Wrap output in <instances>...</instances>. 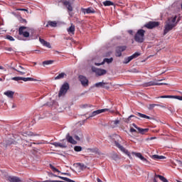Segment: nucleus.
Wrapping results in <instances>:
<instances>
[{
  "instance_id": "obj_34",
  "label": "nucleus",
  "mask_w": 182,
  "mask_h": 182,
  "mask_svg": "<svg viewBox=\"0 0 182 182\" xmlns=\"http://www.w3.org/2000/svg\"><path fill=\"white\" fill-rule=\"evenodd\" d=\"M82 150V146H76L74 147V151H75L76 152H80Z\"/></svg>"
},
{
  "instance_id": "obj_1",
  "label": "nucleus",
  "mask_w": 182,
  "mask_h": 182,
  "mask_svg": "<svg viewBox=\"0 0 182 182\" xmlns=\"http://www.w3.org/2000/svg\"><path fill=\"white\" fill-rule=\"evenodd\" d=\"M177 19V16H171L170 18H168L166 24H165V29L164 30V34L166 35L169 32V31H171L175 26L177 25V22H176Z\"/></svg>"
},
{
  "instance_id": "obj_50",
  "label": "nucleus",
  "mask_w": 182,
  "mask_h": 182,
  "mask_svg": "<svg viewBox=\"0 0 182 182\" xmlns=\"http://www.w3.org/2000/svg\"><path fill=\"white\" fill-rule=\"evenodd\" d=\"M79 165H80V168H86L85 166V165H82V164H79Z\"/></svg>"
},
{
  "instance_id": "obj_22",
  "label": "nucleus",
  "mask_w": 182,
  "mask_h": 182,
  "mask_svg": "<svg viewBox=\"0 0 182 182\" xmlns=\"http://www.w3.org/2000/svg\"><path fill=\"white\" fill-rule=\"evenodd\" d=\"M105 62L107 63H112V62H113V58H105L101 64H99V63H95V65H97V66H100V65H104Z\"/></svg>"
},
{
  "instance_id": "obj_41",
  "label": "nucleus",
  "mask_w": 182,
  "mask_h": 182,
  "mask_svg": "<svg viewBox=\"0 0 182 182\" xmlns=\"http://www.w3.org/2000/svg\"><path fill=\"white\" fill-rule=\"evenodd\" d=\"M39 41H40L41 43H42V45H43L44 46H46V41H45V40L40 38Z\"/></svg>"
},
{
  "instance_id": "obj_59",
  "label": "nucleus",
  "mask_w": 182,
  "mask_h": 182,
  "mask_svg": "<svg viewBox=\"0 0 182 182\" xmlns=\"http://www.w3.org/2000/svg\"><path fill=\"white\" fill-rule=\"evenodd\" d=\"M35 182H46V181H35Z\"/></svg>"
},
{
  "instance_id": "obj_10",
  "label": "nucleus",
  "mask_w": 182,
  "mask_h": 182,
  "mask_svg": "<svg viewBox=\"0 0 182 182\" xmlns=\"http://www.w3.org/2000/svg\"><path fill=\"white\" fill-rule=\"evenodd\" d=\"M107 111H110V109L105 108L103 109H97V111H93L91 115H90L89 118H92L93 117H96V115H99V114H102V112H106Z\"/></svg>"
},
{
  "instance_id": "obj_35",
  "label": "nucleus",
  "mask_w": 182,
  "mask_h": 182,
  "mask_svg": "<svg viewBox=\"0 0 182 182\" xmlns=\"http://www.w3.org/2000/svg\"><path fill=\"white\" fill-rule=\"evenodd\" d=\"M6 39H8L11 42H14V41H15V38H14V37H12V36L10 35L6 36Z\"/></svg>"
},
{
  "instance_id": "obj_32",
  "label": "nucleus",
  "mask_w": 182,
  "mask_h": 182,
  "mask_svg": "<svg viewBox=\"0 0 182 182\" xmlns=\"http://www.w3.org/2000/svg\"><path fill=\"white\" fill-rule=\"evenodd\" d=\"M49 167L53 171V172H60V171H59V169L55 168V166H53L52 164H50Z\"/></svg>"
},
{
  "instance_id": "obj_24",
  "label": "nucleus",
  "mask_w": 182,
  "mask_h": 182,
  "mask_svg": "<svg viewBox=\"0 0 182 182\" xmlns=\"http://www.w3.org/2000/svg\"><path fill=\"white\" fill-rule=\"evenodd\" d=\"M67 74L65 73H60L56 77H55V80H63V78H66Z\"/></svg>"
},
{
  "instance_id": "obj_31",
  "label": "nucleus",
  "mask_w": 182,
  "mask_h": 182,
  "mask_svg": "<svg viewBox=\"0 0 182 182\" xmlns=\"http://www.w3.org/2000/svg\"><path fill=\"white\" fill-rule=\"evenodd\" d=\"M152 158L153 159H165L166 156L163 155H153Z\"/></svg>"
},
{
  "instance_id": "obj_36",
  "label": "nucleus",
  "mask_w": 182,
  "mask_h": 182,
  "mask_svg": "<svg viewBox=\"0 0 182 182\" xmlns=\"http://www.w3.org/2000/svg\"><path fill=\"white\" fill-rule=\"evenodd\" d=\"M158 104H150L148 107L149 109H154V108H155V107H158L157 106Z\"/></svg>"
},
{
  "instance_id": "obj_62",
  "label": "nucleus",
  "mask_w": 182,
  "mask_h": 182,
  "mask_svg": "<svg viewBox=\"0 0 182 182\" xmlns=\"http://www.w3.org/2000/svg\"><path fill=\"white\" fill-rule=\"evenodd\" d=\"M36 52H38V53H39L40 51L38 50H36Z\"/></svg>"
},
{
  "instance_id": "obj_38",
  "label": "nucleus",
  "mask_w": 182,
  "mask_h": 182,
  "mask_svg": "<svg viewBox=\"0 0 182 182\" xmlns=\"http://www.w3.org/2000/svg\"><path fill=\"white\" fill-rule=\"evenodd\" d=\"M11 80H15L16 82H19V80H22V77H14L11 78Z\"/></svg>"
},
{
  "instance_id": "obj_40",
  "label": "nucleus",
  "mask_w": 182,
  "mask_h": 182,
  "mask_svg": "<svg viewBox=\"0 0 182 182\" xmlns=\"http://www.w3.org/2000/svg\"><path fill=\"white\" fill-rule=\"evenodd\" d=\"M17 69H19V70H21V72H26V70L23 67H22L21 65L17 66Z\"/></svg>"
},
{
  "instance_id": "obj_42",
  "label": "nucleus",
  "mask_w": 182,
  "mask_h": 182,
  "mask_svg": "<svg viewBox=\"0 0 182 182\" xmlns=\"http://www.w3.org/2000/svg\"><path fill=\"white\" fill-rule=\"evenodd\" d=\"M55 60H47V65H52V63H54Z\"/></svg>"
},
{
  "instance_id": "obj_44",
  "label": "nucleus",
  "mask_w": 182,
  "mask_h": 182,
  "mask_svg": "<svg viewBox=\"0 0 182 182\" xmlns=\"http://www.w3.org/2000/svg\"><path fill=\"white\" fill-rule=\"evenodd\" d=\"M157 107H160L161 108H167L166 105H161L160 104H158Z\"/></svg>"
},
{
  "instance_id": "obj_16",
  "label": "nucleus",
  "mask_w": 182,
  "mask_h": 182,
  "mask_svg": "<svg viewBox=\"0 0 182 182\" xmlns=\"http://www.w3.org/2000/svg\"><path fill=\"white\" fill-rule=\"evenodd\" d=\"M66 139L68 142H70V144H73V145H76L77 144V141H75V139H74V138L71 136L70 134H68Z\"/></svg>"
},
{
  "instance_id": "obj_39",
  "label": "nucleus",
  "mask_w": 182,
  "mask_h": 182,
  "mask_svg": "<svg viewBox=\"0 0 182 182\" xmlns=\"http://www.w3.org/2000/svg\"><path fill=\"white\" fill-rule=\"evenodd\" d=\"M92 107V105H90V104H84L83 105H82V108H91Z\"/></svg>"
},
{
  "instance_id": "obj_43",
  "label": "nucleus",
  "mask_w": 182,
  "mask_h": 182,
  "mask_svg": "<svg viewBox=\"0 0 182 182\" xmlns=\"http://www.w3.org/2000/svg\"><path fill=\"white\" fill-rule=\"evenodd\" d=\"M5 50H8V52H12L14 50L12 49V48H6Z\"/></svg>"
},
{
  "instance_id": "obj_4",
  "label": "nucleus",
  "mask_w": 182,
  "mask_h": 182,
  "mask_svg": "<svg viewBox=\"0 0 182 182\" xmlns=\"http://www.w3.org/2000/svg\"><path fill=\"white\" fill-rule=\"evenodd\" d=\"M70 90V85L68 82H64L60 89L58 92V97H63L67 94L68 91Z\"/></svg>"
},
{
  "instance_id": "obj_17",
  "label": "nucleus",
  "mask_w": 182,
  "mask_h": 182,
  "mask_svg": "<svg viewBox=\"0 0 182 182\" xmlns=\"http://www.w3.org/2000/svg\"><path fill=\"white\" fill-rule=\"evenodd\" d=\"M4 95L5 96H7V97H9V99H14V95H15V92L7 90L4 92Z\"/></svg>"
},
{
  "instance_id": "obj_23",
  "label": "nucleus",
  "mask_w": 182,
  "mask_h": 182,
  "mask_svg": "<svg viewBox=\"0 0 182 182\" xmlns=\"http://www.w3.org/2000/svg\"><path fill=\"white\" fill-rule=\"evenodd\" d=\"M132 155H135L137 156V158L141 159V161H147V159L144 158V156H143L140 152H132Z\"/></svg>"
},
{
  "instance_id": "obj_12",
  "label": "nucleus",
  "mask_w": 182,
  "mask_h": 182,
  "mask_svg": "<svg viewBox=\"0 0 182 182\" xmlns=\"http://www.w3.org/2000/svg\"><path fill=\"white\" fill-rule=\"evenodd\" d=\"M140 53H134L132 55H130V57H127V58H124V60L123 61L124 63H129V62H131L132 59H134V58H138V56H140Z\"/></svg>"
},
{
  "instance_id": "obj_13",
  "label": "nucleus",
  "mask_w": 182,
  "mask_h": 182,
  "mask_svg": "<svg viewBox=\"0 0 182 182\" xmlns=\"http://www.w3.org/2000/svg\"><path fill=\"white\" fill-rule=\"evenodd\" d=\"M92 71L97 74V75L101 76L107 74L106 70H102L100 68H92Z\"/></svg>"
},
{
  "instance_id": "obj_30",
  "label": "nucleus",
  "mask_w": 182,
  "mask_h": 182,
  "mask_svg": "<svg viewBox=\"0 0 182 182\" xmlns=\"http://www.w3.org/2000/svg\"><path fill=\"white\" fill-rule=\"evenodd\" d=\"M17 68H15L14 67H11V69H13V70H16V72H18V73H20V75H26V72L25 71H21V70H19V68H18V66H16Z\"/></svg>"
},
{
  "instance_id": "obj_33",
  "label": "nucleus",
  "mask_w": 182,
  "mask_h": 182,
  "mask_svg": "<svg viewBox=\"0 0 182 182\" xmlns=\"http://www.w3.org/2000/svg\"><path fill=\"white\" fill-rule=\"evenodd\" d=\"M54 145L55 146H59L60 148H66V145H64L63 144H60V142H55Z\"/></svg>"
},
{
  "instance_id": "obj_53",
  "label": "nucleus",
  "mask_w": 182,
  "mask_h": 182,
  "mask_svg": "<svg viewBox=\"0 0 182 182\" xmlns=\"http://www.w3.org/2000/svg\"><path fill=\"white\" fill-rule=\"evenodd\" d=\"M43 65L45 66V65H46V60L43 61Z\"/></svg>"
},
{
  "instance_id": "obj_28",
  "label": "nucleus",
  "mask_w": 182,
  "mask_h": 182,
  "mask_svg": "<svg viewBox=\"0 0 182 182\" xmlns=\"http://www.w3.org/2000/svg\"><path fill=\"white\" fill-rule=\"evenodd\" d=\"M137 115L138 117H140V118H146V119H151V117H149L145 114H141V112H137Z\"/></svg>"
},
{
  "instance_id": "obj_9",
  "label": "nucleus",
  "mask_w": 182,
  "mask_h": 182,
  "mask_svg": "<svg viewBox=\"0 0 182 182\" xmlns=\"http://www.w3.org/2000/svg\"><path fill=\"white\" fill-rule=\"evenodd\" d=\"M25 29H26V26H21L18 28V33L19 35H23L24 38H29V32L25 31Z\"/></svg>"
},
{
  "instance_id": "obj_60",
  "label": "nucleus",
  "mask_w": 182,
  "mask_h": 182,
  "mask_svg": "<svg viewBox=\"0 0 182 182\" xmlns=\"http://www.w3.org/2000/svg\"><path fill=\"white\" fill-rule=\"evenodd\" d=\"M13 144V142L12 141H11V142H9L8 144Z\"/></svg>"
},
{
  "instance_id": "obj_3",
  "label": "nucleus",
  "mask_w": 182,
  "mask_h": 182,
  "mask_svg": "<svg viewBox=\"0 0 182 182\" xmlns=\"http://www.w3.org/2000/svg\"><path fill=\"white\" fill-rule=\"evenodd\" d=\"M48 176H56L58 178H60V179H63V181H52L50 179H47V182H75V181H73V179H70V178H66L65 176H59L58 175H55L54 173H52L51 172H48Z\"/></svg>"
},
{
  "instance_id": "obj_48",
  "label": "nucleus",
  "mask_w": 182,
  "mask_h": 182,
  "mask_svg": "<svg viewBox=\"0 0 182 182\" xmlns=\"http://www.w3.org/2000/svg\"><path fill=\"white\" fill-rule=\"evenodd\" d=\"M17 11H26V12H28V10L26 9H17Z\"/></svg>"
},
{
  "instance_id": "obj_5",
  "label": "nucleus",
  "mask_w": 182,
  "mask_h": 182,
  "mask_svg": "<svg viewBox=\"0 0 182 182\" xmlns=\"http://www.w3.org/2000/svg\"><path fill=\"white\" fill-rule=\"evenodd\" d=\"M159 25L160 22H159L158 21H149V22L144 24V26L146 28H148V29H153L156 26H159Z\"/></svg>"
},
{
  "instance_id": "obj_51",
  "label": "nucleus",
  "mask_w": 182,
  "mask_h": 182,
  "mask_svg": "<svg viewBox=\"0 0 182 182\" xmlns=\"http://www.w3.org/2000/svg\"><path fill=\"white\" fill-rule=\"evenodd\" d=\"M90 151H92V152H97L98 149H90Z\"/></svg>"
},
{
  "instance_id": "obj_8",
  "label": "nucleus",
  "mask_w": 182,
  "mask_h": 182,
  "mask_svg": "<svg viewBox=\"0 0 182 182\" xmlns=\"http://www.w3.org/2000/svg\"><path fill=\"white\" fill-rule=\"evenodd\" d=\"M127 48V46H119V47H117L115 50L116 56H122V52H124V50H126Z\"/></svg>"
},
{
  "instance_id": "obj_14",
  "label": "nucleus",
  "mask_w": 182,
  "mask_h": 182,
  "mask_svg": "<svg viewBox=\"0 0 182 182\" xmlns=\"http://www.w3.org/2000/svg\"><path fill=\"white\" fill-rule=\"evenodd\" d=\"M79 80L84 87H87L89 85V81L86 77H84V75H79Z\"/></svg>"
},
{
  "instance_id": "obj_15",
  "label": "nucleus",
  "mask_w": 182,
  "mask_h": 182,
  "mask_svg": "<svg viewBox=\"0 0 182 182\" xmlns=\"http://www.w3.org/2000/svg\"><path fill=\"white\" fill-rule=\"evenodd\" d=\"M159 98H173L175 100H178L179 101H182V97L178 95H162L159 97Z\"/></svg>"
},
{
  "instance_id": "obj_46",
  "label": "nucleus",
  "mask_w": 182,
  "mask_h": 182,
  "mask_svg": "<svg viewBox=\"0 0 182 182\" xmlns=\"http://www.w3.org/2000/svg\"><path fill=\"white\" fill-rule=\"evenodd\" d=\"M130 132H137V131L134 128H130Z\"/></svg>"
},
{
  "instance_id": "obj_55",
  "label": "nucleus",
  "mask_w": 182,
  "mask_h": 182,
  "mask_svg": "<svg viewBox=\"0 0 182 182\" xmlns=\"http://www.w3.org/2000/svg\"><path fill=\"white\" fill-rule=\"evenodd\" d=\"M179 164H180L181 166H182V161H179Z\"/></svg>"
},
{
  "instance_id": "obj_25",
  "label": "nucleus",
  "mask_w": 182,
  "mask_h": 182,
  "mask_svg": "<svg viewBox=\"0 0 182 182\" xmlns=\"http://www.w3.org/2000/svg\"><path fill=\"white\" fill-rule=\"evenodd\" d=\"M63 4L67 6L68 11H73V8L69 1H64Z\"/></svg>"
},
{
  "instance_id": "obj_11",
  "label": "nucleus",
  "mask_w": 182,
  "mask_h": 182,
  "mask_svg": "<svg viewBox=\"0 0 182 182\" xmlns=\"http://www.w3.org/2000/svg\"><path fill=\"white\" fill-rule=\"evenodd\" d=\"M132 125L134 128H136V129L138 130L139 134H141L142 135H144L145 134H146L149 131V128H145V129L140 128L139 127H137V125L136 124H132Z\"/></svg>"
},
{
  "instance_id": "obj_20",
  "label": "nucleus",
  "mask_w": 182,
  "mask_h": 182,
  "mask_svg": "<svg viewBox=\"0 0 182 182\" xmlns=\"http://www.w3.org/2000/svg\"><path fill=\"white\" fill-rule=\"evenodd\" d=\"M95 87L97 88L99 87H102V88H106L107 90H109V87L107 85V83L106 82H97V84H95Z\"/></svg>"
},
{
  "instance_id": "obj_2",
  "label": "nucleus",
  "mask_w": 182,
  "mask_h": 182,
  "mask_svg": "<svg viewBox=\"0 0 182 182\" xmlns=\"http://www.w3.org/2000/svg\"><path fill=\"white\" fill-rule=\"evenodd\" d=\"M146 31L144 29H138L134 35V39L136 42L142 43L144 41Z\"/></svg>"
},
{
  "instance_id": "obj_21",
  "label": "nucleus",
  "mask_w": 182,
  "mask_h": 182,
  "mask_svg": "<svg viewBox=\"0 0 182 182\" xmlns=\"http://www.w3.org/2000/svg\"><path fill=\"white\" fill-rule=\"evenodd\" d=\"M68 33H71L72 35L75 34V26L72 23L69 28L67 29Z\"/></svg>"
},
{
  "instance_id": "obj_61",
  "label": "nucleus",
  "mask_w": 182,
  "mask_h": 182,
  "mask_svg": "<svg viewBox=\"0 0 182 182\" xmlns=\"http://www.w3.org/2000/svg\"><path fill=\"white\" fill-rule=\"evenodd\" d=\"M129 33H132L133 31H129Z\"/></svg>"
},
{
  "instance_id": "obj_27",
  "label": "nucleus",
  "mask_w": 182,
  "mask_h": 182,
  "mask_svg": "<svg viewBox=\"0 0 182 182\" xmlns=\"http://www.w3.org/2000/svg\"><path fill=\"white\" fill-rule=\"evenodd\" d=\"M57 26L58 23L56 22V21H48V23H47V28L48 26Z\"/></svg>"
},
{
  "instance_id": "obj_26",
  "label": "nucleus",
  "mask_w": 182,
  "mask_h": 182,
  "mask_svg": "<svg viewBox=\"0 0 182 182\" xmlns=\"http://www.w3.org/2000/svg\"><path fill=\"white\" fill-rule=\"evenodd\" d=\"M21 80H23V82H36V80L32 77H21Z\"/></svg>"
},
{
  "instance_id": "obj_7",
  "label": "nucleus",
  "mask_w": 182,
  "mask_h": 182,
  "mask_svg": "<svg viewBox=\"0 0 182 182\" xmlns=\"http://www.w3.org/2000/svg\"><path fill=\"white\" fill-rule=\"evenodd\" d=\"M114 144H115V146L117 148H119V149H120V151H122V152H124V154H126V155H127L129 158H131L130 152H129V151L126 149L124 146L121 145L119 142H117V141H115Z\"/></svg>"
},
{
  "instance_id": "obj_29",
  "label": "nucleus",
  "mask_w": 182,
  "mask_h": 182,
  "mask_svg": "<svg viewBox=\"0 0 182 182\" xmlns=\"http://www.w3.org/2000/svg\"><path fill=\"white\" fill-rule=\"evenodd\" d=\"M102 4L105 5V6H110L111 5H114V2L112 1H103Z\"/></svg>"
},
{
  "instance_id": "obj_37",
  "label": "nucleus",
  "mask_w": 182,
  "mask_h": 182,
  "mask_svg": "<svg viewBox=\"0 0 182 182\" xmlns=\"http://www.w3.org/2000/svg\"><path fill=\"white\" fill-rule=\"evenodd\" d=\"M135 115H130L126 120L125 122H127V124H129L132 118H134Z\"/></svg>"
},
{
  "instance_id": "obj_56",
  "label": "nucleus",
  "mask_w": 182,
  "mask_h": 182,
  "mask_svg": "<svg viewBox=\"0 0 182 182\" xmlns=\"http://www.w3.org/2000/svg\"><path fill=\"white\" fill-rule=\"evenodd\" d=\"M164 80H166V78H163L162 80H159L158 81H164Z\"/></svg>"
},
{
  "instance_id": "obj_63",
  "label": "nucleus",
  "mask_w": 182,
  "mask_h": 182,
  "mask_svg": "<svg viewBox=\"0 0 182 182\" xmlns=\"http://www.w3.org/2000/svg\"><path fill=\"white\" fill-rule=\"evenodd\" d=\"M13 107H15V105H13Z\"/></svg>"
},
{
  "instance_id": "obj_49",
  "label": "nucleus",
  "mask_w": 182,
  "mask_h": 182,
  "mask_svg": "<svg viewBox=\"0 0 182 182\" xmlns=\"http://www.w3.org/2000/svg\"><path fill=\"white\" fill-rule=\"evenodd\" d=\"M47 48H52L51 44L50 43V42H48V41H47Z\"/></svg>"
},
{
  "instance_id": "obj_54",
  "label": "nucleus",
  "mask_w": 182,
  "mask_h": 182,
  "mask_svg": "<svg viewBox=\"0 0 182 182\" xmlns=\"http://www.w3.org/2000/svg\"><path fill=\"white\" fill-rule=\"evenodd\" d=\"M28 135H30V136H33V133L30 132V134H28Z\"/></svg>"
},
{
  "instance_id": "obj_19",
  "label": "nucleus",
  "mask_w": 182,
  "mask_h": 182,
  "mask_svg": "<svg viewBox=\"0 0 182 182\" xmlns=\"http://www.w3.org/2000/svg\"><path fill=\"white\" fill-rule=\"evenodd\" d=\"M82 11L84 12V14H95V12H96V11H95V9L91 7L86 9L83 8Z\"/></svg>"
},
{
  "instance_id": "obj_64",
  "label": "nucleus",
  "mask_w": 182,
  "mask_h": 182,
  "mask_svg": "<svg viewBox=\"0 0 182 182\" xmlns=\"http://www.w3.org/2000/svg\"><path fill=\"white\" fill-rule=\"evenodd\" d=\"M181 9H182V4H181Z\"/></svg>"
},
{
  "instance_id": "obj_52",
  "label": "nucleus",
  "mask_w": 182,
  "mask_h": 182,
  "mask_svg": "<svg viewBox=\"0 0 182 182\" xmlns=\"http://www.w3.org/2000/svg\"><path fill=\"white\" fill-rule=\"evenodd\" d=\"M21 22H22L23 23H26V19H22Z\"/></svg>"
},
{
  "instance_id": "obj_47",
  "label": "nucleus",
  "mask_w": 182,
  "mask_h": 182,
  "mask_svg": "<svg viewBox=\"0 0 182 182\" xmlns=\"http://www.w3.org/2000/svg\"><path fill=\"white\" fill-rule=\"evenodd\" d=\"M75 139L77 141H80V136H78V135H75Z\"/></svg>"
},
{
  "instance_id": "obj_6",
  "label": "nucleus",
  "mask_w": 182,
  "mask_h": 182,
  "mask_svg": "<svg viewBox=\"0 0 182 182\" xmlns=\"http://www.w3.org/2000/svg\"><path fill=\"white\" fill-rule=\"evenodd\" d=\"M154 85H168L166 82H158L156 80H154V81H149V82H145L144 84V87H152Z\"/></svg>"
},
{
  "instance_id": "obj_58",
  "label": "nucleus",
  "mask_w": 182,
  "mask_h": 182,
  "mask_svg": "<svg viewBox=\"0 0 182 182\" xmlns=\"http://www.w3.org/2000/svg\"><path fill=\"white\" fill-rule=\"evenodd\" d=\"M0 82H4V80L2 78H0Z\"/></svg>"
},
{
  "instance_id": "obj_45",
  "label": "nucleus",
  "mask_w": 182,
  "mask_h": 182,
  "mask_svg": "<svg viewBox=\"0 0 182 182\" xmlns=\"http://www.w3.org/2000/svg\"><path fill=\"white\" fill-rule=\"evenodd\" d=\"M114 125H118V124H119V119H116L115 121H114Z\"/></svg>"
},
{
  "instance_id": "obj_18",
  "label": "nucleus",
  "mask_w": 182,
  "mask_h": 182,
  "mask_svg": "<svg viewBox=\"0 0 182 182\" xmlns=\"http://www.w3.org/2000/svg\"><path fill=\"white\" fill-rule=\"evenodd\" d=\"M8 180L10 182H22L21 178H19L18 176H9Z\"/></svg>"
},
{
  "instance_id": "obj_57",
  "label": "nucleus",
  "mask_w": 182,
  "mask_h": 182,
  "mask_svg": "<svg viewBox=\"0 0 182 182\" xmlns=\"http://www.w3.org/2000/svg\"><path fill=\"white\" fill-rule=\"evenodd\" d=\"M2 69H4V67L0 65V70H2Z\"/></svg>"
}]
</instances>
